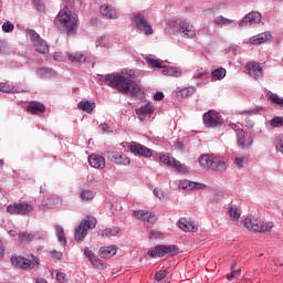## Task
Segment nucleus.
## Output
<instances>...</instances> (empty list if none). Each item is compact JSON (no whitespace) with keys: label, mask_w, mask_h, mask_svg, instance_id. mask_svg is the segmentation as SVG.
I'll return each mask as SVG.
<instances>
[{"label":"nucleus","mask_w":283,"mask_h":283,"mask_svg":"<svg viewBox=\"0 0 283 283\" xmlns=\"http://www.w3.org/2000/svg\"><path fill=\"white\" fill-rule=\"evenodd\" d=\"M270 101H272V103H275V105L283 107V97H280L277 94L271 93Z\"/></svg>","instance_id":"nucleus-43"},{"label":"nucleus","mask_w":283,"mask_h":283,"mask_svg":"<svg viewBox=\"0 0 283 283\" xmlns=\"http://www.w3.org/2000/svg\"><path fill=\"white\" fill-rule=\"evenodd\" d=\"M179 34L184 39H193V36H196V30L189 22L184 21L179 23Z\"/></svg>","instance_id":"nucleus-19"},{"label":"nucleus","mask_w":283,"mask_h":283,"mask_svg":"<svg viewBox=\"0 0 283 283\" xmlns=\"http://www.w3.org/2000/svg\"><path fill=\"white\" fill-rule=\"evenodd\" d=\"M106 45H107V43H105V36L97 38V40L95 42L96 48H105Z\"/></svg>","instance_id":"nucleus-55"},{"label":"nucleus","mask_w":283,"mask_h":283,"mask_svg":"<svg viewBox=\"0 0 283 283\" xmlns=\"http://www.w3.org/2000/svg\"><path fill=\"white\" fill-rule=\"evenodd\" d=\"M154 196H156V198H158L159 200H164L165 199V195L163 193V190L155 188L154 189Z\"/></svg>","instance_id":"nucleus-57"},{"label":"nucleus","mask_w":283,"mask_h":283,"mask_svg":"<svg viewBox=\"0 0 283 283\" xmlns=\"http://www.w3.org/2000/svg\"><path fill=\"white\" fill-rule=\"evenodd\" d=\"M106 158L111 160V163H114V165H124L127 167V165L132 164V159H129L127 155H120L116 151H107Z\"/></svg>","instance_id":"nucleus-15"},{"label":"nucleus","mask_w":283,"mask_h":283,"mask_svg":"<svg viewBox=\"0 0 283 283\" xmlns=\"http://www.w3.org/2000/svg\"><path fill=\"white\" fill-rule=\"evenodd\" d=\"M227 76V69L219 67L211 72V78L212 81H222Z\"/></svg>","instance_id":"nucleus-35"},{"label":"nucleus","mask_w":283,"mask_h":283,"mask_svg":"<svg viewBox=\"0 0 283 283\" xmlns=\"http://www.w3.org/2000/svg\"><path fill=\"white\" fill-rule=\"evenodd\" d=\"M179 229H181V231H196V224L193 223V221L187 219V218H181L179 219Z\"/></svg>","instance_id":"nucleus-28"},{"label":"nucleus","mask_w":283,"mask_h":283,"mask_svg":"<svg viewBox=\"0 0 283 283\" xmlns=\"http://www.w3.org/2000/svg\"><path fill=\"white\" fill-rule=\"evenodd\" d=\"M234 165H237L238 169H242L244 167V157H237L233 159Z\"/></svg>","instance_id":"nucleus-52"},{"label":"nucleus","mask_w":283,"mask_h":283,"mask_svg":"<svg viewBox=\"0 0 283 283\" xmlns=\"http://www.w3.org/2000/svg\"><path fill=\"white\" fill-rule=\"evenodd\" d=\"M193 94H196V86L184 87L177 92V96H180L181 98L193 96Z\"/></svg>","instance_id":"nucleus-34"},{"label":"nucleus","mask_w":283,"mask_h":283,"mask_svg":"<svg viewBox=\"0 0 283 283\" xmlns=\"http://www.w3.org/2000/svg\"><path fill=\"white\" fill-rule=\"evenodd\" d=\"M11 264H13V266H15L17 269H32V266H34V263H32V261L23 256H12Z\"/></svg>","instance_id":"nucleus-22"},{"label":"nucleus","mask_w":283,"mask_h":283,"mask_svg":"<svg viewBox=\"0 0 283 283\" xmlns=\"http://www.w3.org/2000/svg\"><path fill=\"white\" fill-rule=\"evenodd\" d=\"M133 21L137 28V30H140V32H144L146 36H149V34H154V29L151 28V24L147 21V18L143 15V13H133Z\"/></svg>","instance_id":"nucleus-7"},{"label":"nucleus","mask_w":283,"mask_h":283,"mask_svg":"<svg viewBox=\"0 0 283 283\" xmlns=\"http://www.w3.org/2000/svg\"><path fill=\"white\" fill-rule=\"evenodd\" d=\"M269 39H271V33L264 32L250 38V43H252V45H260L261 43L269 41Z\"/></svg>","instance_id":"nucleus-26"},{"label":"nucleus","mask_w":283,"mask_h":283,"mask_svg":"<svg viewBox=\"0 0 283 283\" xmlns=\"http://www.w3.org/2000/svg\"><path fill=\"white\" fill-rule=\"evenodd\" d=\"M99 258H112L113 255H116V247L108 245V247H102L98 251Z\"/></svg>","instance_id":"nucleus-27"},{"label":"nucleus","mask_w":283,"mask_h":283,"mask_svg":"<svg viewBox=\"0 0 283 283\" xmlns=\"http://www.w3.org/2000/svg\"><path fill=\"white\" fill-rule=\"evenodd\" d=\"M101 235H103V238H112L114 235H118V228H109L102 230Z\"/></svg>","instance_id":"nucleus-40"},{"label":"nucleus","mask_w":283,"mask_h":283,"mask_svg":"<svg viewBox=\"0 0 283 283\" xmlns=\"http://www.w3.org/2000/svg\"><path fill=\"white\" fill-rule=\"evenodd\" d=\"M59 205L57 198H49L42 201V207H46V209H54Z\"/></svg>","instance_id":"nucleus-39"},{"label":"nucleus","mask_w":283,"mask_h":283,"mask_svg":"<svg viewBox=\"0 0 283 283\" xmlns=\"http://www.w3.org/2000/svg\"><path fill=\"white\" fill-rule=\"evenodd\" d=\"M54 61H63V54L62 53H55L53 55Z\"/></svg>","instance_id":"nucleus-60"},{"label":"nucleus","mask_w":283,"mask_h":283,"mask_svg":"<svg viewBox=\"0 0 283 283\" xmlns=\"http://www.w3.org/2000/svg\"><path fill=\"white\" fill-rule=\"evenodd\" d=\"M203 125L207 127H218V125H222V122L220 120V113L216 111H208L202 116Z\"/></svg>","instance_id":"nucleus-13"},{"label":"nucleus","mask_w":283,"mask_h":283,"mask_svg":"<svg viewBox=\"0 0 283 283\" xmlns=\"http://www.w3.org/2000/svg\"><path fill=\"white\" fill-rule=\"evenodd\" d=\"M3 32H12L14 30V24L12 22H6L2 24Z\"/></svg>","instance_id":"nucleus-53"},{"label":"nucleus","mask_w":283,"mask_h":283,"mask_svg":"<svg viewBox=\"0 0 283 283\" xmlns=\"http://www.w3.org/2000/svg\"><path fill=\"white\" fill-rule=\"evenodd\" d=\"M84 255L91 263L94 262L97 258L96 254H94L93 251L90 250V248H85Z\"/></svg>","instance_id":"nucleus-47"},{"label":"nucleus","mask_w":283,"mask_h":283,"mask_svg":"<svg viewBox=\"0 0 283 283\" xmlns=\"http://www.w3.org/2000/svg\"><path fill=\"white\" fill-rule=\"evenodd\" d=\"M210 169L212 171H227V161H224V158L221 157H213L210 161Z\"/></svg>","instance_id":"nucleus-23"},{"label":"nucleus","mask_w":283,"mask_h":283,"mask_svg":"<svg viewBox=\"0 0 283 283\" xmlns=\"http://www.w3.org/2000/svg\"><path fill=\"white\" fill-rule=\"evenodd\" d=\"M36 76L39 78H52L56 76V72L50 67H42L36 70Z\"/></svg>","instance_id":"nucleus-29"},{"label":"nucleus","mask_w":283,"mask_h":283,"mask_svg":"<svg viewBox=\"0 0 283 283\" xmlns=\"http://www.w3.org/2000/svg\"><path fill=\"white\" fill-rule=\"evenodd\" d=\"M91 264H94V266H96V269H99L101 271L105 269V263H103V260L98 259V256Z\"/></svg>","instance_id":"nucleus-50"},{"label":"nucleus","mask_w":283,"mask_h":283,"mask_svg":"<svg viewBox=\"0 0 283 283\" xmlns=\"http://www.w3.org/2000/svg\"><path fill=\"white\" fill-rule=\"evenodd\" d=\"M56 28L65 30L67 36H74L78 30V15L65 7L54 20Z\"/></svg>","instance_id":"nucleus-2"},{"label":"nucleus","mask_w":283,"mask_h":283,"mask_svg":"<svg viewBox=\"0 0 283 283\" xmlns=\"http://www.w3.org/2000/svg\"><path fill=\"white\" fill-rule=\"evenodd\" d=\"M247 70L249 71L250 76L258 81V78H262L264 76L262 72V66H260V63L258 62H248L245 64Z\"/></svg>","instance_id":"nucleus-20"},{"label":"nucleus","mask_w":283,"mask_h":283,"mask_svg":"<svg viewBox=\"0 0 283 283\" xmlns=\"http://www.w3.org/2000/svg\"><path fill=\"white\" fill-rule=\"evenodd\" d=\"M192 78H195L197 83H207V81H209V73H207L205 69H198L195 71Z\"/></svg>","instance_id":"nucleus-31"},{"label":"nucleus","mask_w":283,"mask_h":283,"mask_svg":"<svg viewBox=\"0 0 283 283\" xmlns=\"http://www.w3.org/2000/svg\"><path fill=\"white\" fill-rule=\"evenodd\" d=\"M136 114L139 120H147V118H150L154 114V105L151 103H147L140 108L136 109Z\"/></svg>","instance_id":"nucleus-21"},{"label":"nucleus","mask_w":283,"mask_h":283,"mask_svg":"<svg viewBox=\"0 0 283 283\" xmlns=\"http://www.w3.org/2000/svg\"><path fill=\"white\" fill-rule=\"evenodd\" d=\"M34 8L38 10V12H45V6L41 3L39 0L33 1Z\"/></svg>","instance_id":"nucleus-51"},{"label":"nucleus","mask_w":283,"mask_h":283,"mask_svg":"<svg viewBox=\"0 0 283 283\" xmlns=\"http://www.w3.org/2000/svg\"><path fill=\"white\" fill-rule=\"evenodd\" d=\"M7 211L13 216H28L34 211V206L27 202L13 203L7 207Z\"/></svg>","instance_id":"nucleus-9"},{"label":"nucleus","mask_w":283,"mask_h":283,"mask_svg":"<svg viewBox=\"0 0 283 283\" xmlns=\"http://www.w3.org/2000/svg\"><path fill=\"white\" fill-rule=\"evenodd\" d=\"M133 216L134 218H137V220L144 222L145 227H151V224L158 220V217H156L154 212L147 210H135Z\"/></svg>","instance_id":"nucleus-10"},{"label":"nucleus","mask_w":283,"mask_h":283,"mask_svg":"<svg viewBox=\"0 0 283 283\" xmlns=\"http://www.w3.org/2000/svg\"><path fill=\"white\" fill-rule=\"evenodd\" d=\"M28 112H30V114H43V112H45V105L39 102H31L28 105Z\"/></svg>","instance_id":"nucleus-30"},{"label":"nucleus","mask_w":283,"mask_h":283,"mask_svg":"<svg viewBox=\"0 0 283 283\" xmlns=\"http://www.w3.org/2000/svg\"><path fill=\"white\" fill-rule=\"evenodd\" d=\"M214 23H216L217 25H229V23H233V20H229V19H227V18L220 15V17H217V18L214 19Z\"/></svg>","instance_id":"nucleus-42"},{"label":"nucleus","mask_w":283,"mask_h":283,"mask_svg":"<svg viewBox=\"0 0 283 283\" xmlns=\"http://www.w3.org/2000/svg\"><path fill=\"white\" fill-rule=\"evenodd\" d=\"M103 132H109V125L108 124H102Z\"/></svg>","instance_id":"nucleus-62"},{"label":"nucleus","mask_w":283,"mask_h":283,"mask_svg":"<svg viewBox=\"0 0 283 283\" xmlns=\"http://www.w3.org/2000/svg\"><path fill=\"white\" fill-rule=\"evenodd\" d=\"M243 224L249 231H254V233H269L273 229V222H264L255 216L245 218Z\"/></svg>","instance_id":"nucleus-3"},{"label":"nucleus","mask_w":283,"mask_h":283,"mask_svg":"<svg viewBox=\"0 0 283 283\" xmlns=\"http://www.w3.org/2000/svg\"><path fill=\"white\" fill-rule=\"evenodd\" d=\"M129 150L132 154H135L136 156H143L144 158H151L153 156L151 149L136 142L129 145Z\"/></svg>","instance_id":"nucleus-16"},{"label":"nucleus","mask_w":283,"mask_h":283,"mask_svg":"<svg viewBox=\"0 0 283 283\" xmlns=\"http://www.w3.org/2000/svg\"><path fill=\"white\" fill-rule=\"evenodd\" d=\"M179 189H185L187 191H200L202 189H207V185L185 179L179 181Z\"/></svg>","instance_id":"nucleus-18"},{"label":"nucleus","mask_w":283,"mask_h":283,"mask_svg":"<svg viewBox=\"0 0 283 283\" xmlns=\"http://www.w3.org/2000/svg\"><path fill=\"white\" fill-rule=\"evenodd\" d=\"M240 273H241V270L240 269L235 270V265H232L231 273L228 275L227 279L229 280V282H231L234 277H240Z\"/></svg>","instance_id":"nucleus-44"},{"label":"nucleus","mask_w":283,"mask_h":283,"mask_svg":"<svg viewBox=\"0 0 283 283\" xmlns=\"http://www.w3.org/2000/svg\"><path fill=\"white\" fill-rule=\"evenodd\" d=\"M27 34H29L36 52H39L40 54H48V52H50V48L48 46L45 41L41 39L36 31L30 29L27 31Z\"/></svg>","instance_id":"nucleus-8"},{"label":"nucleus","mask_w":283,"mask_h":283,"mask_svg":"<svg viewBox=\"0 0 283 283\" xmlns=\"http://www.w3.org/2000/svg\"><path fill=\"white\" fill-rule=\"evenodd\" d=\"M159 160L164 165H168V167H172V169H175V171H178L179 174H187V166L182 165L180 161L176 160L175 158L169 157V155H160Z\"/></svg>","instance_id":"nucleus-11"},{"label":"nucleus","mask_w":283,"mask_h":283,"mask_svg":"<svg viewBox=\"0 0 283 283\" xmlns=\"http://www.w3.org/2000/svg\"><path fill=\"white\" fill-rule=\"evenodd\" d=\"M104 81L108 83L109 87L113 90H117L119 94H124V96H130V98H143V91L140 86L134 82V80L120 75V74H106L104 76Z\"/></svg>","instance_id":"nucleus-1"},{"label":"nucleus","mask_w":283,"mask_h":283,"mask_svg":"<svg viewBox=\"0 0 283 283\" xmlns=\"http://www.w3.org/2000/svg\"><path fill=\"white\" fill-rule=\"evenodd\" d=\"M165 98V94L163 92H157L154 95V101H163Z\"/></svg>","instance_id":"nucleus-58"},{"label":"nucleus","mask_w":283,"mask_h":283,"mask_svg":"<svg viewBox=\"0 0 283 283\" xmlns=\"http://www.w3.org/2000/svg\"><path fill=\"white\" fill-rule=\"evenodd\" d=\"M262 21V14L258 11L248 13L242 21L239 22V28H251Z\"/></svg>","instance_id":"nucleus-14"},{"label":"nucleus","mask_w":283,"mask_h":283,"mask_svg":"<svg viewBox=\"0 0 283 283\" xmlns=\"http://www.w3.org/2000/svg\"><path fill=\"white\" fill-rule=\"evenodd\" d=\"M271 127H283V117H274L270 122Z\"/></svg>","instance_id":"nucleus-46"},{"label":"nucleus","mask_w":283,"mask_h":283,"mask_svg":"<svg viewBox=\"0 0 283 283\" xmlns=\"http://www.w3.org/2000/svg\"><path fill=\"white\" fill-rule=\"evenodd\" d=\"M213 156L211 155H201L199 157V164L201 167H207L208 169L211 168V159Z\"/></svg>","instance_id":"nucleus-37"},{"label":"nucleus","mask_w":283,"mask_h":283,"mask_svg":"<svg viewBox=\"0 0 283 283\" xmlns=\"http://www.w3.org/2000/svg\"><path fill=\"white\" fill-rule=\"evenodd\" d=\"M178 247L176 245H156L148 251L150 258H165V255H176Z\"/></svg>","instance_id":"nucleus-6"},{"label":"nucleus","mask_w":283,"mask_h":283,"mask_svg":"<svg viewBox=\"0 0 283 283\" xmlns=\"http://www.w3.org/2000/svg\"><path fill=\"white\" fill-rule=\"evenodd\" d=\"M78 109H82V112H86V114H92L94 112V107H96V103L90 102V101H81L77 104Z\"/></svg>","instance_id":"nucleus-33"},{"label":"nucleus","mask_w":283,"mask_h":283,"mask_svg":"<svg viewBox=\"0 0 283 283\" xmlns=\"http://www.w3.org/2000/svg\"><path fill=\"white\" fill-rule=\"evenodd\" d=\"M237 143L240 149L248 151V149H251V146L253 145V138L243 129H238Z\"/></svg>","instance_id":"nucleus-12"},{"label":"nucleus","mask_w":283,"mask_h":283,"mask_svg":"<svg viewBox=\"0 0 283 283\" xmlns=\"http://www.w3.org/2000/svg\"><path fill=\"white\" fill-rule=\"evenodd\" d=\"M99 12L102 15L105 17V19H118V13L116 12V9L109 4H102L99 8Z\"/></svg>","instance_id":"nucleus-25"},{"label":"nucleus","mask_w":283,"mask_h":283,"mask_svg":"<svg viewBox=\"0 0 283 283\" xmlns=\"http://www.w3.org/2000/svg\"><path fill=\"white\" fill-rule=\"evenodd\" d=\"M81 200L85 202H90V200H94V191L90 189H83L80 193Z\"/></svg>","instance_id":"nucleus-36"},{"label":"nucleus","mask_w":283,"mask_h":283,"mask_svg":"<svg viewBox=\"0 0 283 283\" xmlns=\"http://www.w3.org/2000/svg\"><path fill=\"white\" fill-rule=\"evenodd\" d=\"M0 92L14 93V92H21V91L15 90L14 87H11L10 85H8L6 83H0Z\"/></svg>","instance_id":"nucleus-45"},{"label":"nucleus","mask_w":283,"mask_h":283,"mask_svg":"<svg viewBox=\"0 0 283 283\" xmlns=\"http://www.w3.org/2000/svg\"><path fill=\"white\" fill-rule=\"evenodd\" d=\"M96 227V218L94 217H87L81 223L77 228H75V240L76 242H81L82 240H85V235H87V231L90 229H94Z\"/></svg>","instance_id":"nucleus-4"},{"label":"nucleus","mask_w":283,"mask_h":283,"mask_svg":"<svg viewBox=\"0 0 283 283\" xmlns=\"http://www.w3.org/2000/svg\"><path fill=\"white\" fill-rule=\"evenodd\" d=\"M146 63H148L150 67H158L159 70H163L164 67V72H166L167 76H175L176 78H179V76H182V70H180V67L178 66L165 67V65L163 64V61L156 60L151 56L146 57Z\"/></svg>","instance_id":"nucleus-5"},{"label":"nucleus","mask_w":283,"mask_h":283,"mask_svg":"<svg viewBox=\"0 0 283 283\" xmlns=\"http://www.w3.org/2000/svg\"><path fill=\"white\" fill-rule=\"evenodd\" d=\"M165 277H167V271L165 270H160L155 274V280L157 282H163V280H165Z\"/></svg>","instance_id":"nucleus-49"},{"label":"nucleus","mask_w":283,"mask_h":283,"mask_svg":"<svg viewBox=\"0 0 283 283\" xmlns=\"http://www.w3.org/2000/svg\"><path fill=\"white\" fill-rule=\"evenodd\" d=\"M66 56L69 59V61H71L72 63H85V61H87V56H85V54L81 53V52H75V53H66Z\"/></svg>","instance_id":"nucleus-32"},{"label":"nucleus","mask_w":283,"mask_h":283,"mask_svg":"<svg viewBox=\"0 0 283 283\" xmlns=\"http://www.w3.org/2000/svg\"><path fill=\"white\" fill-rule=\"evenodd\" d=\"M88 163L94 169H105V158L101 155H91Z\"/></svg>","instance_id":"nucleus-24"},{"label":"nucleus","mask_w":283,"mask_h":283,"mask_svg":"<svg viewBox=\"0 0 283 283\" xmlns=\"http://www.w3.org/2000/svg\"><path fill=\"white\" fill-rule=\"evenodd\" d=\"M36 240H46L48 232H33Z\"/></svg>","instance_id":"nucleus-56"},{"label":"nucleus","mask_w":283,"mask_h":283,"mask_svg":"<svg viewBox=\"0 0 283 283\" xmlns=\"http://www.w3.org/2000/svg\"><path fill=\"white\" fill-rule=\"evenodd\" d=\"M253 126H254L253 120L249 119V120L245 122V127L248 129H253Z\"/></svg>","instance_id":"nucleus-61"},{"label":"nucleus","mask_w":283,"mask_h":283,"mask_svg":"<svg viewBox=\"0 0 283 283\" xmlns=\"http://www.w3.org/2000/svg\"><path fill=\"white\" fill-rule=\"evenodd\" d=\"M9 235H11L12 238H15V240H18V242H21L22 244H30V242H32V240H35L36 238V234L29 231H22L17 234L14 230H10Z\"/></svg>","instance_id":"nucleus-17"},{"label":"nucleus","mask_w":283,"mask_h":283,"mask_svg":"<svg viewBox=\"0 0 283 283\" xmlns=\"http://www.w3.org/2000/svg\"><path fill=\"white\" fill-rule=\"evenodd\" d=\"M229 214L233 218V220H240V213L238 212V208L231 206L229 208Z\"/></svg>","instance_id":"nucleus-48"},{"label":"nucleus","mask_w":283,"mask_h":283,"mask_svg":"<svg viewBox=\"0 0 283 283\" xmlns=\"http://www.w3.org/2000/svg\"><path fill=\"white\" fill-rule=\"evenodd\" d=\"M50 255L54 260H63V252H59L56 250H53V251H51Z\"/></svg>","instance_id":"nucleus-54"},{"label":"nucleus","mask_w":283,"mask_h":283,"mask_svg":"<svg viewBox=\"0 0 283 283\" xmlns=\"http://www.w3.org/2000/svg\"><path fill=\"white\" fill-rule=\"evenodd\" d=\"M6 253V248L3 247V243H0V258Z\"/></svg>","instance_id":"nucleus-63"},{"label":"nucleus","mask_w":283,"mask_h":283,"mask_svg":"<svg viewBox=\"0 0 283 283\" xmlns=\"http://www.w3.org/2000/svg\"><path fill=\"white\" fill-rule=\"evenodd\" d=\"M274 145L276 150L283 155V134L275 137Z\"/></svg>","instance_id":"nucleus-41"},{"label":"nucleus","mask_w":283,"mask_h":283,"mask_svg":"<svg viewBox=\"0 0 283 283\" xmlns=\"http://www.w3.org/2000/svg\"><path fill=\"white\" fill-rule=\"evenodd\" d=\"M55 233L59 242H63L64 244L67 243V239L65 238V232L63 231V227L56 226Z\"/></svg>","instance_id":"nucleus-38"},{"label":"nucleus","mask_w":283,"mask_h":283,"mask_svg":"<svg viewBox=\"0 0 283 283\" xmlns=\"http://www.w3.org/2000/svg\"><path fill=\"white\" fill-rule=\"evenodd\" d=\"M56 280H57V282H63V280H65V273L59 272L56 274Z\"/></svg>","instance_id":"nucleus-59"},{"label":"nucleus","mask_w":283,"mask_h":283,"mask_svg":"<svg viewBox=\"0 0 283 283\" xmlns=\"http://www.w3.org/2000/svg\"><path fill=\"white\" fill-rule=\"evenodd\" d=\"M35 283H48L45 279H36Z\"/></svg>","instance_id":"nucleus-64"}]
</instances>
